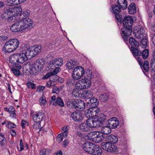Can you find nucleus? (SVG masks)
I'll return each instance as SVG.
<instances>
[{
    "label": "nucleus",
    "mask_w": 155,
    "mask_h": 155,
    "mask_svg": "<svg viewBox=\"0 0 155 155\" xmlns=\"http://www.w3.org/2000/svg\"><path fill=\"white\" fill-rule=\"evenodd\" d=\"M105 140L106 142L101 144V148L108 152H115L116 151V137L113 135L106 136Z\"/></svg>",
    "instance_id": "f257e3e1"
},
{
    "label": "nucleus",
    "mask_w": 155,
    "mask_h": 155,
    "mask_svg": "<svg viewBox=\"0 0 155 155\" xmlns=\"http://www.w3.org/2000/svg\"><path fill=\"white\" fill-rule=\"evenodd\" d=\"M22 51L21 53H14L9 58V61L12 64L18 65L23 63L28 60L27 56Z\"/></svg>",
    "instance_id": "f03ea898"
},
{
    "label": "nucleus",
    "mask_w": 155,
    "mask_h": 155,
    "mask_svg": "<svg viewBox=\"0 0 155 155\" xmlns=\"http://www.w3.org/2000/svg\"><path fill=\"white\" fill-rule=\"evenodd\" d=\"M25 21H21L19 20H18L10 27L11 30L13 32H17L18 31H27L31 29L29 27L28 25L25 24Z\"/></svg>",
    "instance_id": "7ed1b4c3"
},
{
    "label": "nucleus",
    "mask_w": 155,
    "mask_h": 155,
    "mask_svg": "<svg viewBox=\"0 0 155 155\" xmlns=\"http://www.w3.org/2000/svg\"><path fill=\"white\" fill-rule=\"evenodd\" d=\"M29 13L28 10H25L21 12L20 16L18 17V19L21 21H25V23L28 25L29 27L31 28L32 27L33 22L32 20L28 18L27 17L29 15Z\"/></svg>",
    "instance_id": "20e7f679"
},
{
    "label": "nucleus",
    "mask_w": 155,
    "mask_h": 155,
    "mask_svg": "<svg viewBox=\"0 0 155 155\" xmlns=\"http://www.w3.org/2000/svg\"><path fill=\"white\" fill-rule=\"evenodd\" d=\"M91 82L89 79H82L79 80L75 84L76 89L78 90H82L89 88Z\"/></svg>",
    "instance_id": "39448f33"
},
{
    "label": "nucleus",
    "mask_w": 155,
    "mask_h": 155,
    "mask_svg": "<svg viewBox=\"0 0 155 155\" xmlns=\"http://www.w3.org/2000/svg\"><path fill=\"white\" fill-rule=\"evenodd\" d=\"M88 138L91 141L96 143L102 141L103 136L98 132L93 131L90 132L88 135Z\"/></svg>",
    "instance_id": "423d86ee"
},
{
    "label": "nucleus",
    "mask_w": 155,
    "mask_h": 155,
    "mask_svg": "<svg viewBox=\"0 0 155 155\" xmlns=\"http://www.w3.org/2000/svg\"><path fill=\"white\" fill-rule=\"evenodd\" d=\"M84 74V68L81 66H78L74 69L72 77L74 80H77L83 76Z\"/></svg>",
    "instance_id": "0eeeda50"
},
{
    "label": "nucleus",
    "mask_w": 155,
    "mask_h": 155,
    "mask_svg": "<svg viewBox=\"0 0 155 155\" xmlns=\"http://www.w3.org/2000/svg\"><path fill=\"white\" fill-rule=\"evenodd\" d=\"M44 62L42 60L40 59L37 60L30 68V69L33 74H36L37 72L40 71L44 67Z\"/></svg>",
    "instance_id": "6e6552de"
},
{
    "label": "nucleus",
    "mask_w": 155,
    "mask_h": 155,
    "mask_svg": "<svg viewBox=\"0 0 155 155\" xmlns=\"http://www.w3.org/2000/svg\"><path fill=\"white\" fill-rule=\"evenodd\" d=\"M100 112V110L97 109L96 107H92L85 111V114L87 118H95L97 116Z\"/></svg>",
    "instance_id": "1a4fd4ad"
},
{
    "label": "nucleus",
    "mask_w": 155,
    "mask_h": 155,
    "mask_svg": "<svg viewBox=\"0 0 155 155\" xmlns=\"http://www.w3.org/2000/svg\"><path fill=\"white\" fill-rule=\"evenodd\" d=\"M131 50L133 55L136 58L139 64L141 66L142 64V59L139 56H141V52L137 48L131 46Z\"/></svg>",
    "instance_id": "9d476101"
},
{
    "label": "nucleus",
    "mask_w": 155,
    "mask_h": 155,
    "mask_svg": "<svg viewBox=\"0 0 155 155\" xmlns=\"http://www.w3.org/2000/svg\"><path fill=\"white\" fill-rule=\"evenodd\" d=\"M134 33L136 38L138 39L143 38L146 35L144 28L140 26L138 27V30L134 31Z\"/></svg>",
    "instance_id": "9b49d317"
},
{
    "label": "nucleus",
    "mask_w": 155,
    "mask_h": 155,
    "mask_svg": "<svg viewBox=\"0 0 155 155\" xmlns=\"http://www.w3.org/2000/svg\"><path fill=\"white\" fill-rule=\"evenodd\" d=\"M63 63V59L60 58L54 59L50 62L51 69H54L56 67L61 66Z\"/></svg>",
    "instance_id": "f8f14e48"
},
{
    "label": "nucleus",
    "mask_w": 155,
    "mask_h": 155,
    "mask_svg": "<svg viewBox=\"0 0 155 155\" xmlns=\"http://www.w3.org/2000/svg\"><path fill=\"white\" fill-rule=\"evenodd\" d=\"M11 8L7 9L2 15V18L3 19H7L9 21H12L14 19L13 15Z\"/></svg>",
    "instance_id": "ddd939ff"
},
{
    "label": "nucleus",
    "mask_w": 155,
    "mask_h": 155,
    "mask_svg": "<svg viewBox=\"0 0 155 155\" xmlns=\"http://www.w3.org/2000/svg\"><path fill=\"white\" fill-rule=\"evenodd\" d=\"M70 117L74 120L78 122H81L83 119L82 114L76 111L71 113Z\"/></svg>",
    "instance_id": "4468645a"
},
{
    "label": "nucleus",
    "mask_w": 155,
    "mask_h": 155,
    "mask_svg": "<svg viewBox=\"0 0 155 155\" xmlns=\"http://www.w3.org/2000/svg\"><path fill=\"white\" fill-rule=\"evenodd\" d=\"M31 115L34 122H41L42 120L44 115L41 112L38 111L32 113Z\"/></svg>",
    "instance_id": "2eb2a0df"
},
{
    "label": "nucleus",
    "mask_w": 155,
    "mask_h": 155,
    "mask_svg": "<svg viewBox=\"0 0 155 155\" xmlns=\"http://www.w3.org/2000/svg\"><path fill=\"white\" fill-rule=\"evenodd\" d=\"M119 7L117 5V13H120V9H126L127 7V0H117V3Z\"/></svg>",
    "instance_id": "dca6fc26"
},
{
    "label": "nucleus",
    "mask_w": 155,
    "mask_h": 155,
    "mask_svg": "<svg viewBox=\"0 0 155 155\" xmlns=\"http://www.w3.org/2000/svg\"><path fill=\"white\" fill-rule=\"evenodd\" d=\"M134 23L133 18L131 16H126L124 18L123 22L124 27H132Z\"/></svg>",
    "instance_id": "f3484780"
},
{
    "label": "nucleus",
    "mask_w": 155,
    "mask_h": 155,
    "mask_svg": "<svg viewBox=\"0 0 155 155\" xmlns=\"http://www.w3.org/2000/svg\"><path fill=\"white\" fill-rule=\"evenodd\" d=\"M32 46L28 48L25 47L24 48L23 52L25 54L27 58H31L35 56Z\"/></svg>",
    "instance_id": "a211bd4d"
},
{
    "label": "nucleus",
    "mask_w": 155,
    "mask_h": 155,
    "mask_svg": "<svg viewBox=\"0 0 155 155\" xmlns=\"http://www.w3.org/2000/svg\"><path fill=\"white\" fill-rule=\"evenodd\" d=\"M12 46L9 41L5 44L2 50L5 53H10L14 51L15 48Z\"/></svg>",
    "instance_id": "6ab92c4d"
},
{
    "label": "nucleus",
    "mask_w": 155,
    "mask_h": 155,
    "mask_svg": "<svg viewBox=\"0 0 155 155\" xmlns=\"http://www.w3.org/2000/svg\"><path fill=\"white\" fill-rule=\"evenodd\" d=\"M101 147L94 144L92 147V150L90 154L93 155H101L102 153V150Z\"/></svg>",
    "instance_id": "aec40b11"
},
{
    "label": "nucleus",
    "mask_w": 155,
    "mask_h": 155,
    "mask_svg": "<svg viewBox=\"0 0 155 155\" xmlns=\"http://www.w3.org/2000/svg\"><path fill=\"white\" fill-rule=\"evenodd\" d=\"M11 8L12 11L14 18L18 19V17H19L20 15L21 12L22 10L20 6Z\"/></svg>",
    "instance_id": "412c9836"
},
{
    "label": "nucleus",
    "mask_w": 155,
    "mask_h": 155,
    "mask_svg": "<svg viewBox=\"0 0 155 155\" xmlns=\"http://www.w3.org/2000/svg\"><path fill=\"white\" fill-rule=\"evenodd\" d=\"M94 144L92 143L86 142L83 145V149L86 152L90 154Z\"/></svg>",
    "instance_id": "4be33fe9"
},
{
    "label": "nucleus",
    "mask_w": 155,
    "mask_h": 155,
    "mask_svg": "<svg viewBox=\"0 0 155 155\" xmlns=\"http://www.w3.org/2000/svg\"><path fill=\"white\" fill-rule=\"evenodd\" d=\"M107 125L111 128H116V117H113L108 119L107 122Z\"/></svg>",
    "instance_id": "5701e85b"
},
{
    "label": "nucleus",
    "mask_w": 155,
    "mask_h": 155,
    "mask_svg": "<svg viewBox=\"0 0 155 155\" xmlns=\"http://www.w3.org/2000/svg\"><path fill=\"white\" fill-rule=\"evenodd\" d=\"M132 27H124L121 29L122 34L125 36H129L131 34Z\"/></svg>",
    "instance_id": "b1692460"
},
{
    "label": "nucleus",
    "mask_w": 155,
    "mask_h": 155,
    "mask_svg": "<svg viewBox=\"0 0 155 155\" xmlns=\"http://www.w3.org/2000/svg\"><path fill=\"white\" fill-rule=\"evenodd\" d=\"M79 128L80 130L84 132H89L90 130L86 123H82L79 125Z\"/></svg>",
    "instance_id": "393cba45"
},
{
    "label": "nucleus",
    "mask_w": 155,
    "mask_h": 155,
    "mask_svg": "<svg viewBox=\"0 0 155 155\" xmlns=\"http://www.w3.org/2000/svg\"><path fill=\"white\" fill-rule=\"evenodd\" d=\"M78 101L76 109L80 111L84 110L85 106V103L84 101L80 99H79Z\"/></svg>",
    "instance_id": "a878e982"
},
{
    "label": "nucleus",
    "mask_w": 155,
    "mask_h": 155,
    "mask_svg": "<svg viewBox=\"0 0 155 155\" xmlns=\"http://www.w3.org/2000/svg\"><path fill=\"white\" fill-rule=\"evenodd\" d=\"M129 13L130 14H134L136 12V8L135 3H132L130 4L128 8Z\"/></svg>",
    "instance_id": "bb28decb"
},
{
    "label": "nucleus",
    "mask_w": 155,
    "mask_h": 155,
    "mask_svg": "<svg viewBox=\"0 0 155 155\" xmlns=\"http://www.w3.org/2000/svg\"><path fill=\"white\" fill-rule=\"evenodd\" d=\"M111 128L107 125V126L103 127L101 129V131L102 134H108L111 132Z\"/></svg>",
    "instance_id": "cd10ccee"
},
{
    "label": "nucleus",
    "mask_w": 155,
    "mask_h": 155,
    "mask_svg": "<svg viewBox=\"0 0 155 155\" xmlns=\"http://www.w3.org/2000/svg\"><path fill=\"white\" fill-rule=\"evenodd\" d=\"M88 103L92 107H96L98 105V102L96 98L92 97Z\"/></svg>",
    "instance_id": "c85d7f7f"
},
{
    "label": "nucleus",
    "mask_w": 155,
    "mask_h": 155,
    "mask_svg": "<svg viewBox=\"0 0 155 155\" xmlns=\"http://www.w3.org/2000/svg\"><path fill=\"white\" fill-rule=\"evenodd\" d=\"M53 104L54 105H56L57 104L61 107H64V105L63 101L60 97L57 98L55 102H53Z\"/></svg>",
    "instance_id": "c756f323"
},
{
    "label": "nucleus",
    "mask_w": 155,
    "mask_h": 155,
    "mask_svg": "<svg viewBox=\"0 0 155 155\" xmlns=\"http://www.w3.org/2000/svg\"><path fill=\"white\" fill-rule=\"evenodd\" d=\"M11 44L12 46L15 48V50L18 47L19 44L18 40L17 39H12L9 41Z\"/></svg>",
    "instance_id": "7c9ffc66"
},
{
    "label": "nucleus",
    "mask_w": 155,
    "mask_h": 155,
    "mask_svg": "<svg viewBox=\"0 0 155 155\" xmlns=\"http://www.w3.org/2000/svg\"><path fill=\"white\" fill-rule=\"evenodd\" d=\"M93 92L90 90H86L83 93V97L86 99H89L93 96Z\"/></svg>",
    "instance_id": "2f4dec72"
},
{
    "label": "nucleus",
    "mask_w": 155,
    "mask_h": 155,
    "mask_svg": "<svg viewBox=\"0 0 155 155\" xmlns=\"http://www.w3.org/2000/svg\"><path fill=\"white\" fill-rule=\"evenodd\" d=\"M76 65V62L72 60L68 61L66 64L67 67L69 69H73Z\"/></svg>",
    "instance_id": "473e14b6"
},
{
    "label": "nucleus",
    "mask_w": 155,
    "mask_h": 155,
    "mask_svg": "<svg viewBox=\"0 0 155 155\" xmlns=\"http://www.w3.org/2000/svg\"><path fill=\"white\" fill-rule=\"evenodd\" d=\"M32 49H33V51L34 54L35 56L39 52L41 51V46L38 45H36L32 46Z\"/></svg>",
    "instance_id": "72a5a7b5"
},
{
    "label": "nucleus",
    "mask_w": 155,
    "mask_h": 155,
    "mask_svg": "<svg viewBox=\"0 0 155 155\" xmlns=\"http://www.w3.org/2000/svg\"><path fill=\"white\" fill-rule=\"evenodd\" d=\"M94 120L93 118H89L86 121V124L90 129V128L94 127Z\"/></svg>",
    "instance_id": "f704fd0d"
},
{
    "label": "nucleus",
    "mask_w": 155,
    "mask_h": 155,
    "mask_svg": "<svg viewBox=\"0 0 155 155\" xmlns=\"http://www.w3.org/2000/svg\"><path fill=\"white\" fill-rule=\"evenodd\" d=\"M129 42L130 44L133 46L137 47L139 45V43L132 37H130L129 39Z\"/></svg>",
    "instance_id": "c9c22d12"
},
{
    "label": "nucleus",
    "mask_w": 155,
    "mask_h": 155,
    "mask_svg": "<svg viewBox=\"0 0 155 155\" xmlns=\"http://www.w3.org/2000/svg\"><path fill=\"white\" fill-rule=\"evenodd\" d=\"M68 129L67 127L65 126L62 129V133H61L62 134L64 137L66 138L68 133Z\"/></svg>",
    "instance_id": "e433bc0d"
},
{
    "label": "nucleus",
    "mask_w": 155,
    "mask_h": 155,
    "mask_svg": "<svg viewBox=\"0 0 155 155\" xmlns=\"http://www.w3.org/2000/svg\"><path fill=\"white\" fill-rule=\"evenodd\" d=\"M19 4L18 0H7L6 5L8 6H12L18 5Z\"/></svg>",
    "instance_id": "4c0bfd02"
},
{
    "label": "nucleus",
    "mask_w": 155,
    "mask_h": 155,
    "mask_svg": "<svg viewBox=\"0 0 155 155\" xmlns=\"http://www.w3.org/2000/svg\"><path fill=\"white\" fill-rule=\"evenodd\" d=\"M51 150L48 149H43L40 152V155H48L49 153H50Z\"/></svg>",
    "instance_id": "58836bf2"
},
{
    "label": "nucleus",
    "mask_w": 155,
    "mask_h": 155,
    "mask_svg": "<svg viewBox=\"0 0 155 155\" xmlns=\"http://www.w3.org/2000/svg\"><path fill=\"white\" fill-rule=\"evenodd\" d=\"M149 54V50L146 49L141 52V56L142 55L144 59H146L148 57Z\"/></svg>",
    "instance_id": "ea45409f"
},
{
    "label": "nucleus",
    "mask_w": 155,
    "mask_h": 155,
    "mask_svg": "<svg viewBox=\"0 0 155 155\" xmlns=\"http://www.w3.org/2000/svg\"><path fill=\"white\" fill-rule=\"evenodd\" d=\"M108 98V96L106 94H101L99 97L100 100L102 102H104L107 101Z\"/></svg>",
    "instance_id": "a19ab883"
},
{
    "label": "nucleus",
    "mask_w": 155,
    "mask_h": 155,
    "mask_svg": "<svg viewBox=\"0 0 155 155\" xmlns=\"http://www.w3.org/2000/svg\"><path fill=\"white\" fill-rule=\"evenodd\" d=\"M74 80L73 79H68L66 82V85L69 87L74 86L75 83Z\"/></svg>",
    "instance_id": "79ce46f5"
},
{
    "label": "nucleus",
    "mask_w": 155,
    "mask_h": 155,
    "mask_svg": "<svg viewBox=\"0 0 155 155\" xmlns=\"http://www.w3.org/2000/svg\"><path fill=\"white\" fill-rule=\"evenodd\" d=\"M142 61V64L140 66H143L144 70L146 71H148L149 69V63L148 61H144L143 64V62Z\"/></svg>",
    "instance_id": "37998d69"
},
{
    "label": "nucleus",
    "mask_w": 155,
    "mask_h": 155,
    "mask_svg": "<svg viewBox=\"0 0 155 155\" xmlns=\"http://www.w3.org/2000/svg\"><path fill=\"white\" fill-rule=\"evenodd\" d=\"M140 39H141L140 42L141 43V45H142V47L144 48H146L147 45V39L146 38H145L144 37H143V38H141Z\"/></svg>",
    "instance_id": "c03bdc74"
},
{
    "label": "nucleus",
    "mask_w": 155,
    "mask_h": 155,
    "mask_svg": "<svg viewBox=\"0 0 155 155\" xmlns=\"http://www.w3.org/2000/svg\"><path fill=\"white\" fill-rule=\"evenodd\" d=\"M40 122H35V123L33 125V128L36 130H39V131L38 132L41 131L42 130L41 127L40 128Z\"/></svg>",
    "instance_id": "a18cd8bd"
},
{
    "label": "nucleus",
    "mask_w": 155,
    "mask_h": 155,
    "mask_svg": "<svg viewBox=\"0 0 155 155\" xmlns=\"http://www.w3.org/2000/svg\"><path fill=\"white\" fill-rule=\"evenodd\" d=\"M6 142V140L4 134H0V144L1 145H4Z\"/></svg>",
    "instance_id": "49530a36"
},
{
    "label": "nucleus",
    "mask_w": 155,
    "mask_h": 155,
    "mask_svg": "<svg viewBox=\"0 0 155 155\" xmlns=\"http://www.w3.org/2000/svg\"><path fill=\"white\" fill-rule=\"evenodd\" d=\"M40 104V105H44L46 102L45 97L44 95H42L39 100Z\"/></svg>",
    "instance_id": "de8ad7c7"
},
{
    "label": "nucleus",
    "mask_w": 155,
    "mask_h": 155,
    "mask_svg": "<svg viewBox=\"0 0 155 155\" xmlns=\"http://www.w3.org/2000/svg\"><path fill=\"white\" fill-rule=\"evenodd\" d=\"M26 84L28 87L29 88H31L32 89H35L36 88V85L34 83H31L30 81H28L26 83Z\"/></svg>",
    "instance_id": "09e8293b"
},
{
    "label": "nucleus",
    "mask_w": 155,
    "mask_h": 155,
    "mask_svg": "<svg viewBox=\"0 0 155 155\" xmlns=\"http://www.w3.org/2000/svg\"><path fill=\"white\" fill-rule=\"evenodd\" d=\"M12 73L16 76H18L20 74V72L19 69L16 68H13L12 69Z\"/></svg>",
    "instance_id": "8fccbe9b"
},
{
    "label": "nucleus",
    "mask_w": 155,
    "mask_h": 155,
    "mask_svg": "<svg viewBox=\"0 0 155 155\" xmlns=\"http://www.w3.org/2000/svg\"><path fill=\"white\" fill-rule=\"evenodd\" d=\"M94 127H97L102 124V122L99 120L97 119L94 120Z\"/></svg>",
    "instance_id": "3c124183"
},
{
    "label": "nucleus",
    "mask_w": 155,
    "mask_h": 155,
    "mask_svg": "<svg viewBox=\"0 0 155 155\" xmlns=\"http://www.w3.org/2000/svg\"><path fill=\"white\" fill-rule=\"evenodd\" d=\"M53 70L52 72H51L52 75H55L57 74L61 70V68L59 67H56L54 69H51Z\"/></svg>",
    "instance_id": "603ef678"
},
{
    "label": "nucleus",
    "mask_w": 155,
    "mask_h": 155,
    "mask_svg": "<svg viewBox=\"0 0 155 155\" xmlns=\"http://www.w3.org/2000/svg\"><path fill=\"white\" fill-rule=\"evenodd\" d=\"M87 77L85 78V79H90L93 78V76L92 74V71H91L88 70L86 72Z\"/></svg>",
    "instance_id": "864d4df0"
},
{
    "label": "nucleus",
    "mask_w": 155,
    "mask_h": 155,
    "mask_svg": "<svg viewBox=\"0 0 155 155\" xmlns=\"http://www.w3.org/2000/svg\"><path fill=\"white\" fill-rule=\"evenodd\" d=\"M78 100L79 99H75L72 101L71 107H74L75 109H76L78 103Z\"/></svg>",
    "instance_id": "5fc2aeb1"
},
{
    "label": "nucleus",
    "mask_w": 155,
    "mask_h": 155,
    "mask_svg": "<svg viewBox=\"0 0 155 155\" xmlns=\"http://www.w3.org/2000/svg\"><path fill=\"white\" fill-rule=\"evenodd\" d=\"M111 12L114 14L115 18L116 19V5H112V9L110 10Z\"/></svg>",
    "instance_id": "6e6d98bb"
},
{
    "label": "nucleus",
    "mask_w": 155,
    "mask_h": 155,
    "mask_svg": "<svg viewBox=\"0 0 155 155\" xmlns=\"http://www.w3.org/2000/svg\"><path fill=\"white\" fill-rule=\"evenodd\" d=\"M117 21L120 24H122L123 20V17L120 14H117Z\"/></svg>",
    "instance_id": "4d7b16f0"
},
{
    "label": "nucleus",
    "mask_w": 155,
    "mask_h": 155,
    "mask_svg": "<svg viewBox=\"0 0 155 155\" xmlns=\"http://www.w3.org/2000/svg\"><path fill=\"white\" fill-rule=\"evenodd\" d=\"M106 117L105 115L103 113L101 114L98 116V119L100 121H101V122L104 120L106 119Z\"/></svg>",
    "instance_id": "13d9d810"
},
{
    "label": "nucleus",
    "mask_w": 155,
    "mask_h": 155,
    "mask_svg": "<svg viewBox=\"0 0 155 155\" xmlns=\"http://www.w3.org/2000/svg\"><path fill=\"white\" fill-rule=\"evenodd\" d=\"M151 65V74H153L155 73V63L150 62Z\"/></svg>",
    "instance_id": "bf43d9fd"
},
{
    "label": "nucleus",
    "mask_w": 155,
    "mask_h": 155,
    "mask_svg": "<svg viewBox=\"0 0 155 155\" xmlns=\"http://www.w3.org/2000/svg\"><path fill=\"white\" fill-rule=\"evenodd\" d=\"M5 109L8 112H9L10 113L12 112L15 111V109L13 107L10 106L8 108L6 107L5 108Z\"/></svg>",
    "instance_id": "052dcab7"
},
{
    "label": "nucleus",
    "mask_w": 155,
    "mask_h": 155,
    "mask_svg": "<svg viewBox=\"0 0 155 155\" xmlns=\"http://www.w3.org/2000/svg\"><path fill=\"white\" fill-rule=\"evenodd\" d=\"M7 127L9 128H15L16 127V125L14 123L9 121L8 123Z\"/></svg>",
    "instance_id": "680f3d73"
},
{
    "label": "nucleus",
    "mask_w": 155,
    "mask_h": 155,
    "mask_svg": "<svg viewBox=\"0 0 155 155\" xmlns=\"http://www.w3.org/2000/svg\"><path fill=\"white\" fill-rule=\"evenodd\" d=\"M64 138L62 134H60L58 135L57 137V140L59 143H60L63 140Z\"/></svg>",
    "instance_id": "e2e57ef3"
},
{
    "label": "nucleus",
    "mask_w": 155,
    "mask_h": 155,
    "mask_svg": "<svg viewBox=\"0 0 155 155\" xmlns=\"http://www.w3.org/2000/svg\"><path fill=\"white\" fill-rule=\"evenodd\" d=\"M72 94L75 97H77L79 96V93L75 89H74L73 90Z\"/></svg>",
    "instance_id": "0e129e2a"
},
{
    "label": "nucleus",
    "mask_w": 155,
    "mask_h": 155,
    "mask_svg": "<svg viewBox=\"0 0 155 155\" xmlns=\"http://www.w3.org/2000/svg\"><path fill=\"white\" fill-rule=\"evenodd\" d=\"M19 145L20 147V150L19 151H22L24 148L23 143L22 139H21L20 140Z\"/></svg>",
    "instance_id": "69168bd1"
},
{
    "label": "nucleus",
    "mask_w": 155,
    "mask_h": 155,
    "mask_svg": "<svg viewBox=\"0 0 155 155\" xmlns=\"http://www.w3.org/2000/svg\"><path fill=\"white\" fill-rule=\"evenodd\" d=\"M51 75H52V74H51V73L50 72H49L45 76H43L42 78V79H44L48 78L49 77H50Z\"/></svg>",
    "instance_id": "338daca9"
},
{
    "label": "nucleus",
    "mask_w": 155,
    "mask_h": 155,
    "mask_svg": "<svg viewBox=\"0 0 155 155\" xmlns=\"http://www.w3.org/2000/svg\"><path fill=\"white\" fill-rule=\"evenodd\" d=\"M153 58L151 59L150 62L155 63V50L153 51L152 54Z\"/></svg>",
    "instance_id": "774afa93"
}]
</instances>
